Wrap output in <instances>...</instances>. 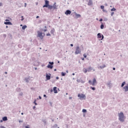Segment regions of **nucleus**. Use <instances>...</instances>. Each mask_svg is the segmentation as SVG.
Here are the masks:
<instances>
[{"instance_id": "obj_1", "label": "nucleus", "mask_w": 128, "mask_h": 128, "mask_svg": "<svg viewBox=\"0 0 128 128\" xmlns=\"http://www.w3.org/2000/svg\"><path fill=\"white\" fill-rule=\"evenodd\" d=\"M118 120H120V122H124V113L122 112H120L118 114Z\"/></svg>"}, {"instance_id": "obj_2", "label": "nucleus", "mask_w": 128, "mask_h": 128, "mask_svg": "<svg viewBox=\"0 0 128 128\" xmlns=\"http://www.w3.org/2000/svg\"><path fill=\"white\" fill-rule=\"evenodd\" d=\"M88 84H90V86H94L98 84V82H96V78H94L92 82V80H89Z\"/></svg>"}, {"instance_id": "obj_3", "label": "nucleus", "mask_w": 128, "mask_h": 128, "mask_svg": "<svg viewBox=\"0 0 128 128\" xmlns=\"http://www.w3.org/2000/svg\"><path fill=\"white\" fill-rule=\"evenodd\" d=\"M38 35L37 36L38 38H40V40H42L44 38V36L46 35L44 33H42L40 31H38Z\"/></svg>"}, {"instance_id": "obj_4", "label": "nucleus", "mask_w": 128, "mask_h": 128, "mask_svg": "<svg viewBox=\"0 0 128 128\" xmlns=\"http://www.w3.org/2000/svg\"><path fill=\"white\" fill-rule=\"evenodd\" d=\"M82 50H80V46H78L76 49L75 54H80Z\"/></svg>"}, {"instance_id": "obj_5", "label": "nucleus", "mask_w": 128, "mask_h": 128, "mask_svg": "<svg viewBox=\"0 0 128 128\" xmlns=\"http://www.w3.org/2000/svg\"><path fill=\"white\" fill-rule=\"evenodd\" d=\"M98 38H99V40H104V35L101 34L100 33L98 34Z\"/></svg>"}, {"instance_id": "obj_6", "label": "nucleus", "mask_w": 128, "mask_h": 128, "mask_svg": "<svg viewBox=\"0 0 128 128\" xmlns=\"http://www.w3.org/2000/svg\"><path fill=\"white\" fill-rule=\"evenodd\" d=\"M45 4L43 6L42 8H48V6H50V2L48 0H44Z\"/></svg>"}, {"instance_id": "obj_7", "label": "nucleus", "mask_w": 128, "mask_h": 128, "mask_svg": "<svg viewBox=\"0 0 128 128\" xmlns=\"http://www.w3.org/2000/svg\"><path fill=\"white\" fill-rule=\"evenodd\" d=\"M78 98H80V100H82V98H86V95L84 94H78Z\"/></svg>"}, {"instance_id": "obj_8", "label": "nucleus", "mask_w": 128, "mask_h": 128, "mask_svg": "<svg viewBox=\"0 0 128 128\" xmlns=\"http://www.w3.org/2000/svg\"><path fill=\"white\" fill-rule=\"evenodd\" d=\"M49 64L47 68H50L52 70V68H54V66H52V64H54V62H49Z\"/></svg>"}, {"instance_id": "obj_9", "label": "nucleus", "mask_w": 128, "mask_h": 128, "mask_svg": "<svg viewBox=\"0 0 128 128\" xmlns=\"http://www.w3.org/2000/svg\"><path fill=\"white\" fill-rule=\"evenodd\" d=\"M72 14V11H70V10H67L65 12V14H66V16H68V14Z\"/></svg>"}, {"instance_id": "obj_10", "label": "nucleus", "mask_w": 128, "mask_h": 128, "mask_svg": "<svg viewBox=\"0 0 128 128\" xmlns=\"http://www.w3.org/2000/svg\"><path fill=\"white\" fill-rule=\"evenodd\" d=\"M123 88L124 90V92H128V84L124 86Z\"/></svg>"}, {"instance_id": "obj_11", "label": "nucleus", "mask_w": 128, "mask_h": 128, "mask_svg": "<svg viewBox=\"0 0 128 128\" xmlns=\"http://www.w3.org/2000/svg\"><path fill=\"white\" fill-rule=\"evenodd\" d=\"M106 66V64H104L102 66H100L99 67H98V68H101L102 70V68H104Z\"/></svg>"}, {"instance_id": "obj_12", "label": "nucleus", "mask_w": 128, "mask_h": 128, "mask_svg": "<svg viewBox=\"0 0 128 128\" xmlns=\"http://www.w3.org/2000/svg\"><path fill=\"white\" fill-rule=\"evenodd\" d=\"M88 4V6H92V0H89Z\"/></svg>"}, {"instance_id": "obj_13", "label": "nucleus", "mask_w": 128, "mask_h": 128, "mask_svg": "<svg viewBox=\"0 0 128 128\" xmlns=\"http://www.w3.org/2000/svg\"><path fill=\"white\" fill-rule=\"evenodd\" d=\"M56 87L54 88V94H58V90H56Z\"/></svg>"}, {"instance_id": "obj_14", "label": "nucleus", "mask_w": 128, "mask_h": 128, "mask_svg": "<svg viewBox=\"0 0 128 128\" xmlns=\"http://www.w3.org/2000/svg\"><path fill=\"white\" fill-rule=\"evenodd\" d=\"M2 120L4 122H6V121L8 120V117H6V116L3 117Z\"/></svg>"}, {"instance_id": "obj_15", "label": "nucleus", "mask_w": 128, "mask_h": 128, "mask_svg": "<svg viewBox=\"0 0 128 128\" xmlns=\"http://www.w3.org/2000/svg\"><path fill=\"white\" fill-rule=\"evenodd\" d=\"M76 16L78 18H80L81 16L80 14H78L76 13Z\"/></svg>"}, {"instance_id": "obj_16", "label": "nucleus", "mask_w": 128, "mask_h": 128, "mask_svg": "<svg viewBox=\"0 0 128 128\" xmlns=\"http://www.w3.org/2000/svg\"><path fill=\"white\" fill-rule=\"evenodd\" d=\"M83 72H84V74H86L88 72V70H86V68H84L83 69Z\"/></svg>"}, {"instance_id": "obj_17", "label": "nucleus", "mask_w": 128, "mask_h": 128, "mask_svg": "<svg viewBox=\"0 0 128 128\" xmlns=\"http://www.w3.org/2000/svg\"><path fill=\"white\" fill-rule=\"evenodd\" d=\"M4 24H12V22H4Z\"/></svg>"}, {"instance_id": "obj_18", "label": "nucleus", "mask_w": 128, "mask_h": 128, "mask_svg": "<svg viewBox=\"0 0 128 128\" xmlns=\"http://www.w3.org/2000/svg\"><path fill=\"white\" fill-rule=\"evenodd\" d=\"M88 72H90L92 70V67H89L88 68Z\"/></svg>"}, {"instance_id": "obj_19", "label": "nucleus", "mask_w": 128, "mask_h": 128, "mask_svg": "<svg viewBox=\"0 0 128 128\" xmlns=\"http://www.w3.org/2000/svg\"><path fill=\"white\" fill-rule=\"evenodd\" d=\"M46 80H50V76H49V75H46Z\"/></svg>"}, {"instance_id": "obj_20", "label": "nucleus", "mask_w": 128, "mask_h": 128, "mask_svg": "<svg viewBox=\"0 0 128 128\" xmlns=\"http://www.w3.org/2000/svg\"><path fill=\"white\" fill-rule=\"evenodd\" d=\"M52 6V8H54V10H56V3H54V4Z\"/></svg>"}, {"instance_id": "obj_21", "label": "nucleus", "mask_w": 128, "mask_h": 128, "mask_svg": "<svg viewBox=\"0 0 128 128\" xmlns=\"http://www.w3.org/2000/svg\"><path fill=\"white\" fill-rule=\"evenodd\" d=\"M48 10H52V6H50V5H49L48 6Z\"/></svg>"}, {"instance_id": "obj_22", "label": "nucleus", "mask_w": 128, "mask_h": 128, "mask_svg": "<svg viewBox=\"0 0 128 128\" xmlns=\"http://www.w3.org/2000/svg\"><path fill=\"white\" fill-rule=\"evenodd\" d=\"M26 28H28V26H24L22 27V30H26Z\"/></svg>"}, {"instance_id": "obj_23", "label": "nucleus", "mask_w": 128, "mask_h": 128, "mask_svg": "<svg viewBox=\"0 0 128 128\" xmlns=\"http://www.w3.org/2000/svg\"><path fill=\"white\" fill-rule=\"evenodd\" d=\"M90 88H91V90H96V88L94 87L90 86Z\"/></svg>"}, {"instance_id": "obj_24", "label": "nucleus", "mask_w": 128, "mask_h": 128, "mask_svg": "<svg viewBox=\"0 0 128 128\" xmlns=\"http://www.w3.org/2000/svg\"><path fill=\"white\" fill-rule=\"evenodd\" d=\"M51 34H54V29H52L50 31Z\"/></svg>"}, {"instance_id": "obj_25", "label": "nucleus", "mask_w": 128, "mask_h": 128, "mask_svg": "<svg viewBox=\"0 0 128 128\" xmlns=\"http://www.w3.org/2000/svg\"><path fill=\"white\" fill-rule=\"evenodd\" d=\"M104 28V24H102L100 26V28L102 30H103Z\"/></svg>"}, {"instance_id": "obj_26", "label": "nucleus", "mask_w": 128, "mask_h": 128, "mask_svg": "<svg viewBox=\"0 0 128 128\" xmlns=\"http://www.w3.org/2000/svg\"><path fill=\"white\" fill-rule=\"evenodd\" d=\"M61 74H62V76H66V72H62L61 73Z\"/></svg>"}, {"instance_id": "obj_27", "label": "nucleus", "mask_w": 128, "mask_h": 128, "mask_svg": "<svg viewBox=\"0 0 128 128\" xmlns=\"http://www.w3.org/2000/svg\"><path fill=\"white\" fill-rule=\"evenodd\" d=\"M124 84H126V82H124L122 84V86H121L122 88H123L124 86Z\"/></svg>"}, {"instance_id": "obj_28", "label": "nucleus", "mask_w": 128, "mask_h": 128, "mask_svg": "<svg viewBox=\"0 0 128 128\" xmlns=\"http://www.w3.org/2000/svg\"><path fill=\"white\" fill-rule=\"evenodd\" d=\"M114 10H116V9L114 8L112 9H111V12H114Z\"/></svg>"}, {"instance_id": "obj_29", "label": "nucleus", "mask_w": 128, "mask_h": 128, "mask_svg": "<svg viewBox=\"0 0 128 128\" xmlns=\"http://www.w3.org/2000/svg\"><path fill=\"white\" fill-rule=\"evenodd\" d=\"M100 8H101L102 10L104 9V6H100Z\"/></svg>"}, {"instance_id": "obj_30", "label": "nucleus", "mask_w": 128, "mask_h": 128, "mask_svg": "<svg viewBox=\"0 0 128 128\" xmlns=\"http://www.w3.org/2000/svg\"><path fill=\"white\" fill-rule=\"evenodd\" d=\"M82 112H86V109H83V110H82Z\"/></svg>"}, {"instance_id": "obj_31", "label": "nucleus", "mask_w": 128, "mask_h": 128, "mask_svg": "<svg viewBox=\"0 0 128 128\" xmlns=\"http://www.w3.org/2000/svg\"><path fill=\"white\" fill-rule=\"evenodd\" d=\"M46 36H50V33H48L46 34Z\"/></svg>"}, {"instance_id": "obj_32", "label": "nucleus", "mask_w": 128, "mask_h": 128, "mask_svg": "<svg viewBox=\"0 0 128 128\" xmlns=\"http://www.w3.org/2000/svg\"><path fill=\"white\" fill-rule=\"evenodd\" d=\"M84 58H86V54H84Z\"/></svg>"}, {"instance_id": "obj_33", "label": "nucleus", "mask_w": 128, "mask_h": 128, "mask_svg": "<svg viewBox=\"0 0 128 128\" xmlns=\"http://www.w3.org/2000/svg\"><path fill=\"white\" fill-rule=\"evenodd\" d=\"M25 128H30V125L25 126Z\"/></svg>"}, {"instance_id": "obj_34", "label": "nucleus", "mask_w": 128, "mask_h": 128, "mask_svg": "<svg viewBox=\"0 0 128 128\" xmlns=\"http://www.w3.org/2000/svg\"><path fill=\"white\" fill-rule=\"evenodd\" d=\"M36 100H35L34 101V104H36V106L38 104H36Z\"/></svg>"}, {"instance_id": "obj_35", "label": "nucleus", "mask_w": 128, "mask_h": 128, "mask_svg": "<svg viewBox=\"0 0 128 128\" xmlns=\"http://www.w3.org/2000/svg\"><path fill=\"white\" fill-rule=\"evenodd\" d=\"M114 12H112L111 13V16H114Z\"/></svg>"}, {"instance_id": "obj_36", "label": "nucleus", "mask_w": 128, "mask_h": 128, "mask_svg": "<svg viewBox=\"0 0 128 128\" xmlns=\"http://www.w3.org/2000/svg\"><path fill=\"white\" fill-rule=\"evenodd\" d=\"M21 20H24V16H22Z\"/></svg>"}, {"instance_id": "obj_37", "label": "nucleus", "mask_w": 128, "mask_h": 128, "mask_svg": "<svg viewBox=\"0 0 128 128\" xmlns=\"http://www.w3.org/2000/svg\"><path fill=\"white\" fill-rule=\"evenodd\" d=\"M2 6V3L0 2V6Z\"/></svg>"}, {"instance_id": "obj_38", "label": "nucleus", "mask_w": 128, "mask_h": 128, "mask_svg": "<svg viewBox=\"0 0 128 128\" xmlns=\"http://www.w3.org/2000/svg\"><path fill=\"white\" fill-rule=\"evenodd\" d=\"M100 22H102V18H100Z\"/></svg>"}, {"instance_id": "obj_39", "label": "nucleus", "mask_w": 128, "mask_h": 128, "mask_svg": "<svg viewBox=\"0 0 128 128\" xmlns=\"http://www.w3.org/2000/svg\"><path fill=\"white\" fill-rule=\"evenodd\" d=\"M46 30H48L44 29V32H46Z\"/></svg>"}, {"instance_id": "obj_40", "label": "nucleus", "mask_w": 128, "mask_h": 128, "mask_svg": "<svg viewBox=\"0 0 128 128\" xmlns=\"http://www.w3.org/2000/svg\"><path fill=\"white\" fill-rule=\"evenodd\" d=\"M60 78L58 76L56 77V80H58Z\"/></svg>"}, {"instance_id": "obj_41", "label": "nucleus", "mask_w": 128, "mask_h": 128, "mask_svg": "<svg viewBox=\"0 0 128 128\" xmlns=\"http://www.w3.org/2000/svg\"><path fill=\"white\" fill-rule=\"evenodd\" d=\"M24 4H25V5H24V6H25V8H26V3H25Z\"/></svg>"}, {"instance_id": "obj_42", "label": "nucleus", "mask_w": 128, "mask_h": 128, "mask_svg": "<svg viewBox=\"0 0 128 128\" xmlns=\"http://www.w3.org/2000/svg\"><path fill=\"white\" fill-rule=\"evenodd\" d=\"M70 46H74V44H70Z\"/></svg>"}, {"instance_id": "obj_43", "label": "nucleus", "mask_w": 128, "mask_h": 128, "mask_svg": "<svg viewBox=\"0 0 128 128\" xmlns=\"http://www.w3.org/2000/svg\"><path fill=\"white\" fill-rule=\"evenodd\" d=\"M82 60H84V58H82Z\"/></svg>"}, {"instance_id": "obj_44", "label": "nucleus", "mask_w": 128, "mask_h": 128, "mask_svg": "<svg viewBox=\"0 0 128 128\" xmlns=\"http://www.w3.org/2000/svg\"><path fill=\"white\" fill-rule=\"evenodd\" d=\"M113 70H116V68H113Z\"/></svg>"}, {"instance_id": "obj_45", "label": "nucleus", "mask_w": 128, "mask_h": 128, "mask_svg": "<svg viewBox=\"0 0 128 128\" xmlns=\"http://www.w3.org/2000/svg\"><path fill=\"white\" fill-rule=\"evenodd\" d=\"M33 108H34V109L36 108V106H34L33 107Z\"/></svg>"}, {"instance_id": "obj_46", "label": "nucleus", "mask_w": 128, "mask_h": 128, "mask_svg": "<svg viewBox=\"0 0 128 128\" xmlns=\"http://www.w3.org/2000/svg\"><path fill=\"white\" fill-rule=\"evenodd\" d=\"M3 122V120H0V122Z\"/></svg>"}, {"instance_id": "obj_47", "label": "nucleus", "mask_w": 128, "mask_h": 128, "mask_svg": "<svg viewBox=\"0 0 128 128\" xmlns=\"http://www.w3.org/2000/svg\"><path fill=\"white\" fill-rule=\"evenodd\" d=\"M40 18V16H36V18Z\"/></svg>"}, {"instance_id": "obj_48", "label": "nucleus", "mask_w": 128, "mask_h": 128, "mask_svg": "<svg viewBox=\"0 0 128 128\" xmlns=\"http://www.w3.org/2000/svg\"><path fill=\"white\" fill-rule=\"evenodd\" d=\"M102 11H103L104 12H106V10H104H104H102Z\"/></svg>"}, {"instance_id": "obj_49", "label": "nucleus", "mask_w": 128, "mask_h": 128, "mask_svg": "<svg viewBox=\"0 0 128 128\" xmlns=\"http://www.w3.org/2000/svg\"><path fill=\"white\" fill-rule=\"evenodd\" d=\"M72 97H70V98H69V99H70V100H72Z\"/></svg>"}, {"instance_id": "obj_50", "label": "nucleus", "mask_w": 128, "mask_h": 128, "mask_svg": "<svg viewBox=\"0 0 128 128\" xmlns=\"http://www.w3.org/2000/svg\"><path fill=\"white\" fill-rule=\"evenodd\" d=\"M6 74H8V72H5Z\"/></svg>"}, {"instance_id": "obj_51", "label": "nucleus", "mask_w": 128, "mask_h": 128, "mask_svg": "<svg viewBox=\"0 0 128 128\" xmlns=\"http://www.w3.org/2000/svg\"><path fill=\"white\" fill-rule=\"evenodd\" d=\"M6 22H8V20H6Z\"/></svg>"}, {"instance_id": "obj_52", "label": "nucleus", "mask_w": 128, "mask_h": 128, "mask_svg": "<svg viewBox=\"0 0 128 128\" xmlns=\"http://www.w3.org/2000/svg\"><path fill=\"white\" fill-rule=\"evenodd\" d=\"M39 98H40V100L42 99V97L40 96Z\"/></svg>"}, {"instance_id": "obj_53", "label": "nucleus", "mask_w": 128, "mask_h": 128, "mask_svg": "<svg viewBox=\"0 0 128 128\" xmlns=\"http://www.w3.org/2000/svg\"><path fill=\"white\" fill-rule=\"evenodd\" d=\"M6 28H8V26H6Z\"/></svg>"}, {"instance_id": "obj_54", "label": "nucleus", "mask_w": 128, "mask_h": 128, "mask_svg": "<svg viewBox=\"0 0 128 128\" xmlns=\"http://www.w3.org/2000/svg\"><path fill=\"white\" fill-rule=\"evenodd\" d=\"M44 96H46V94H44Z\"/></svg>"}, {"instance_id": "obj_55", "label": "nucleus", "mask_w": 128, "mask_h": 128, "mask_svg": "<svg viewBox=\"0 0 128 128\" xmlns=\"http://www.w3.org/2000/svg\"><path fill=\"white\" fill-rule=\"evenodd\" d=\"M20 26H22V24H21V25H20Z\"/></svg>"}, {"instance_id": "obj_56", "label": "nucleus", "mask_w": 128, "mask_h": 128, "mask_svg": "<svg viewBox=\"0 0 128 128\" xmlns=\"http://www.w3.org/2000/svg\"><path fill=\"white\" fill-rule=\"evenodd\" d=\"M84 82H82V84H84Z\"/></svg>"}, {"instance_id": "obj_57", "label": "nucleus", "mask_w": 128, "mask_h": 128, "mask_svg": "<svg viewBox=\"0 0 128 128\" xmlns=\"http://www.w3.org/2000/svg\"><path fill=\"white\" fill-rule=\"evenodd\" d=\"M21 114H22V115L24 114V113H22Z\"/></svg>"}, {"instance_id": "obj_58", "label": "nucleus", "mask_w": 128, "mask_h": 128, "mask_svg": "<svg viewBox=\"0 0 128 128\" xmlns=\"http://www.w3.org/2000/svg\"><path fill=\"white\" fill-rule=\"evenodd\" d=\"M44 28H46V26H44Z\"/></svg>"}, {"instance_id": "obj_59", "label": "nucleus", "mask_w": 128, "mask_h": 128, "mask_svg": "<svg viewBox=\"0 0 128 128\" xmlns=\"http://www.w3.org/2000/svg\"><path fill=\"white\" fill-rule=\"evenodd\" d=\"M73 74V76H74V74Z\"/></svg>"}, {"instance_id": "obj_60", "label": "nucleus", "mask_w": 128, "mask_h": 128, "mask_svg": "<svg viewBox=\"0 0 128 128\" xmlns=\"http://www.w3.org/2000/svg\"><path fill=\"white\" fill-rule=\"evenodd\" d=\"M54 70H56V69H54Z\"/></svg>"}]
</instances>
